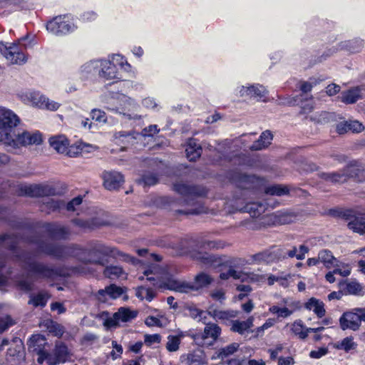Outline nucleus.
<instances>
[{"instance_id":"obj_61","label":"nucleus","mask_w":365,"mask_h":365,"mask_svg":"<svg viewBox=\"0 0 365 365\" xmlns=\"http://www.w3.org/2000/svg\"><path fill=\"white\" fill-rule=\"evenodd\" d=\"M96 299L101 302H106L107 301L108 291L107 287L105 289H99L95 294Z\"/></svg>"},{"instance_id":"obj_3","label":"nucleus","mask_w":365,"mask_h":365,"mask_svg":"<svg viewBox=\"0 0 365 365\" xmlns=\"http://www.w3.org/2000/svg\"><path fill=\"white\" fill-rule=\"evenodd\" d=\"M38 254L24 251L18 255L23 268L27 270L35 279H54L58 276V272L53 266L48 265L35 259Z\"/></svg>"},{"instance_id":"obj_38","label":"nucleus","mask_w":365,"mask_h":365,"mask_svg":"<svg viewBox=\"0 0 365 365\" xmlns=\"http://www.w3.org/2000/svg\"><path fill=\"white\" fill-rule=\"evenodd\" d=\"M158 182V178L155 174L146 173L143 175L140 178L137 180V182L140 185L143 184L146 186L154 185Z\"/></svg>"},{"instance_id":"obj_18","label":"nucleus","mask_w":365,"mask_h":365,"mask_svg":"<svg viewBox=\"0 0 365 365\" xmlns=\"http://www.w3.org/2000/svg\"><path fill=\"white\" fill-rule=\"evenodd\" d=\"M4 55L9 64L21 65L27 61L26 56L24 53L17 51L16 46L9 48L5 46Z\"/></svg>"},{"instance_id":"obj_47","label":"nucleus","mask_w":365,"mask_h":365,"mask_svg":"<svg viewBox=\"0 0 365 365\" xmlns=\"http://www.w3.org/2000/svg\"><path fill=\"white\" fill-rule=\"evenodd\" d=\"M134 133L131 132H125V131H120L115 133V138H125V140H123V142L125 143H131L133 144L135 140V137L133 136Z\"/></svg>"},{"instance_id":"obj_42","label":"nucleus","mask_w":365,"mask_h":365,"mask_svg":"<svg viewBox=\"0 0 365 365\" xmlns=\"http://www.w3.org/2000/svg\"><path fill=\"white\" fill-rule=\"evenodd\" d=\"M125 290V288L118 287L114 284H111L107 287L108 295L112 299H116L120 297Z\"/></svg>"},{"instance_id":"obj_40","label":"nucleus","mask_w":365,"mask_h":365,"mask_svg":"<svg viewBox=\"0 0 365 365\" xmlns=\"http://www.w3.org/2000/svg\"><path fill=\"white\" fill-rule=\"evenodd\" d=\"M195 257L206 265H211L217 262L215 256L207 252H198L195 255Z\"/></svg>"},{"instance_id":"obj_39","label":"nucleus","mask_w":365,"mask_h":365,"mask_svg":"<svg viewBox=\"0 0 365 365\" xmlns=\"http://www.w3.org/2000/svg\"><path fill=\"white\" fill-rule=\"evenodd\" d=\"M48 297L45 293H38L37 295L31 296L29 304H33L34 307H44L46 304Z\"/></svg>"},{"instance_id":"obj_22","label":"nucleus","mask_w":365,"mask_h":365,"mask_svg":"<svg viewBox=\"0 0 365 365\" xmlns=\"http://www.w3.org/2000/svg\"><path fill=\"white\" fill-rule=\"evenodd\" d=\"M46 344V339L41 334L33 335L28 341V348L30 352L42 353Z\"/></svg>"},{"instance_id":"obj_59","label":"nucleus","mask_w":365,"mask_h":365,"mask_svg":"<svg viewBox=\"0 0 365 365\" xmlns=\"http://www.w3.org/2000/svg\"><path fill=\"white\" fill-rule=\"evenodd\" d=\"M16 322L14 319L11 318L10 316H6L5 317H1V332L6 331L7 329H9L11 326L15 324Z\"/></svg>"},{"instance_id":"obj_60","label":"nucleus","mask_w":365,"mask_h":365,"mask_svg":"<svg viewBox=\"0 0 365 365\" xmlns=\"http://www.w3.org/2000/svg\"><path fill=\"white\" fill-rule=\"evenodd\" d=\"M235 313L233 311H222L220 310L217 319L225 320L235 317Z\"/></svg>"},{"instance_id":"obj_45","label":"nucleus","mask_w":365,"mask_h":365,"mask_svg":"<svg viewBox=\"0 0 365 365\" xmlns=\"http://www.w3.org/2000/svg\"><path fill=\"white\" fill-rule=\"evenodd\" d=\"M47 329L50 333H52L57 336H61L64 333L63 327L61 324L53 321H51L47 324Z\"/></svg>"},{"instance_id":"obj_53","label":"nucleus","mask_w":365,"mask_h":365,"mask_svg":"<svg viewBox=\"0 0 365 365\" xmlns=\"http://www.w3.org/2000/svg\"><path fill=\"white\" fill-rule=\"evenodd\" d=\"M231 330L242 334L245 331L247 330V329L246 328V324H245L243 322L235 320L232 322Z\"/></svg>"},{"instance_id":"obj_17","label":"nucleus","mask_w":365,"mask_h":365,"mask_svg":"<svg viewBox=\"0 0 365 365\" xmlns=\"http://www.w3.org/2000/svg\"><path fill=\"white\" fill-rule=\"evenodd\" d=\"M25 193L31 197L52 196L56 194V189L47 185H36L26 187Z\"/></svg>"},{"instance_id":"obj_64","label":"nucleus","mask_w":365,"mask_h":365,"mask_svg":"<svg viewBox=\"0 0 365 365\" xmlns=\"http://www.w3.org/2000/svg\"><path fill=\"white\" fill-rule=\"evenodd\" d=\"M340 91V87L338 85H336V84H330L327 87V93L329 95V96H334L335 94H336L337 93H339Z\"/></svg>"},{"instance_id":"obj_44","label":"nucleus","mask_w":365,"mask_h":365,"mask_svg":"<svg viewBox=\"0 0 365 365\" xmlns=\"http://www.w3.org/2000/svg\"><path fill=\"white\" fill-rule=\"evenodd\" d=\"M292 331L295 335H298L300 339H304L308 336L307 329L303 331V325L301 321L295 322L292 324Z\"/></svg>"},{"instance_id":"obj_35","label":"nucleus","mask_w":365,"mask_h":365,"mask_svg":"<svg viewBox=\"0 0 365 365\" xmlns=\"http://www.w3.org/2000/svg\"><path fill=\"white\" fill-rule=\"evenodd\" d=\"M123 273V268L118 266H107L103 271L104 276L110 279L119 277Z\"/></svg>"},{"instance_id":"obj_32","label":"nucleus","mask_w":365,"mask_h":365,"mask_svg":"<svg viewBox=\"0 0 365 365\" xmlns=\"http://www.w3.org/2000/svg\"><path fill=\"white\" fill-rule=\"evenodd\" d=\"M347 226L354 232L365 235V221L361 217H354L348 223Z\"/></svg>"},{"instance_id":"obj_11","label":"nucleus","mask_w":365,"mask_h":365,"mask_svg":"<svg viewBox=\"0 0 365 365\" xmlns=\"http://www.w3.org/2000/svg\"><path fill=\"white\" fill-rule=\"evenodd\" d=\"M118 100L120 103L119 106L115 108L117 113L129 120L140 119L141 116L138 113V106L133 100L123 94L119 96Z\"/></svg>"},{"instance_id":"obj_37","label":"nucleus","mask_w":365,"mask_h":365,"mask_svg":"<svg viewBox=\"0 0 365 365\" xmlns=\"http://www.w3.org/2000/svg\"><path fill=\"white\" fill-rule=\"evenodd\" d=\"M265 193L271 195L282 196L288 194L289 190L286 186L274 185L266 187Z\"/></svg>"},{"instance_id":"obj_63","label":"nucleus","mask_w":365,"mask_h":365,"mask_svg":"<svg viewBox=\"0 0 365 365\" xmlns=\"http://www.w3.org/2000/svg\"><path fill=\"white\" fill-rule=\"evenodd\" d=\"M145 323L148 327H153V326L160 327L161 326V322H160V319H158V318L153 317V316H150V317H147L145 321Z\"/></svg>"},{"instance_id":"obj_58","label":"nucleus","mask_w":365,"mask_h":365,"mask_svg":"<svg viewBox=\"0 0 365 365\" xmlns=\"http://www.w3.org/2000/svg\"><path fill=\"white\" fill-rule=\"evenodd\" d=\"M160 339H161V336L158 334H152V335L145 334L144 341H145V344L147 346H151L153 344L160 343Z\"/></svg>"},{"instance_id":"obj_52","label":"nucleus","mask_w":365,"mask_h":365,"mask_svg":"<svg viewBox=\"0 0 365 365\" xmlns=\"http://www.w3.org/2000/svg\"><path fill=\"white\" fill-rule=\"evenodd\" d=\"M18 286L20 289L24 292H29L34 288V282L28 279H21L18 281Z\"/></svg>"},{"instance_id":"obj_6","label":"nucleus","mask_w":365,"mask_h":365,"mask_svg":"<svg viewBox=\"0 0 365 365\" xmlns=\"http://www.w3.org/2000/svg\"><path fill=\"white\" fill-rule=\"evenodd\" d=\"M20 122V118L14 112L1 108V143L4 145L10 138L15 137Z\"/></svg>"},{"instance_id":"obj_9","label":"nucleus","mask_w":365,"mask_h":365,"mask_svg":"<svg viewBox=\"0 0 365 365\" xmlns=\"http://www.w3.org/2000/svg\"><path fill=\"white\" fill-rule=\"evenodd\" d=\"M9 345L6 354L5 365H19L24 357V344L18 337H14L11 342L7 339L1 340V346Z\"/></svg>"},{"instance_id":"obj_56","label":"nucleus","mask_w":365,"mask_h":365,"mask_svg":"<svg viewBox=\"0 0 365 365\" xmlns=\"http://www.w3.org/2000/svg\"><path fill=\"white\" fill-rule=\"evenodd\" d=\"M91 118L93 120H95L98 122H103L105 123L106 121V113L98 109H93L91 111Z\"/></svg>"},{"instance_id":"obj_23","label":"nucleus","mask_w":365,"mask_h":365,"mask_svg":"<svg viewBox=\"0 0 365 365\" xmlns=\"http://www.w3.org/2000/svg\"><path fill=\"white\" fill-rule=\"evenodd\" d=\"M345 294L363 296L364 294L362 286L356 281H342L339 282Z\"/></svg>"},{"instance_id":"obj_31","label":"nucleus","mask_w":365,"mask_h":365,"mask_svg":"<svg viewBox=\"0 0 365 365\" xmlns=\"http://www.w3.org/2000/svg\"><path fill=\"white\" fill-rule=\"evenodd\" d=\"M319 261L324 263L327 268H330L331 266L338 267L337 264H334L335 262H338L335 258L331 252L327 250H323L319 252Z\"/></svg>"},{"instance_id":"obj_30","label":"nucleus","mask_w":365,"mask_h":365,"mask_svg":"<svg viewBox=\"0 0 365 365\" xmlns=\"http://www.w3.org/2000/svg\"><path fill=\"white\" fill-rule=\"evenodd\" d=\"M305 307L309 310L313 309L314 313L319 318H322L325 314L323 302H319L315 298H311L309 302L305 304Z\"/></svg>"},{"instance_id":"obj_8","label":"nucleus","mask_w":365,"mask_h":365,"mask_svg":"<svg viewBox=\"0 0 365 365\" xmlns=\"http://www.w3.org/2000/svg\"><path fill=\"white\" fill-rule=\"evenodd\" d=\"M361 322H365V309L361 308L346 312L339 319V324L342 330L356 331L359 329Z\"/></svg>"},{"instance_id":"obj_50","label":"nucleus","mask_w":365,"mask_h":365,"mask_svg":"<svg viewBox=\"0 0 365 365\" xmlns=\"http://www.w3.org/2000/svg\"><path fill=\"white\" fill-rule=\"evenodd\" d=\"M223 247V244L219 241H203L201 242L200 247L203 250L206 249H219Z\"/></svg>"},{"instance_id":"obj_7","label":"nucleus","mask_w":365,"mask_h":365,"mask_svg":"<svg viewBox=\"0 0 365 365\" xmlns=\"http://www.w3.org/2000/svg\"><path fill=\"white\" fill-rule=\"evenodd\" d=\"M42 142L41 135L38 133H31L28 131L22 133L16 132L15 137L10 138L9 140L4 144L7 150L11 151L20 146H26L29 145H39Z\"/></svg>"},{"instance_id":"obj_27","label":"nucleus","mask_w":365,"mask_h":365,"mask_svg":"<svg viewBox=\"0 0 365 365\" xmlns=\"http://www.w3.org/2000/svg\"><path fill=\"white\" fill-rule=\"evenodd\" d=\"M254 176L247 175L241 173H235L232 180L236 185L242 189H250L252 187Z\"/></svg>"},{"instance_id":"obj_20","label":"nucleus","mask_w":365,"mask_h":365,"mask_svg":"<svg viewBox=\"0 0 365 365\" xmlns=\"http://www.w3.org/2000/svg\"><path fill=\"white\" fill-rule=\"evenodd\" d=\"M49 144L58 153H66L70 157L73 155L68 151V141L63 135L52 136L49 138Z\"/></svg>"},{"instance_id":"obj_48","label":"nucleus","mask_w":365,"mask_h":365,"mask_svg":"<svg viewBox=\"0 0 365 365\" xmlns=\"http://www.w3.org/2000/svg\"><path fill=\"white\" fill-rule=\"evenodd\" d=\"M356 344L353 341L352 337L344 338L340 344L341 349L348 351L351 349H354L356 347Z\"/></svg>"},{"instance_id":"obj_12","label":"nucleus","mask_w":365,"mask_h":365,"mask_svg":"<svg viewBox=\"0 0 365 365\" xmlns=\"http://www.w3.org/2000/svg\"><path fill=\"white\" fill-rule=\"evenodd\" d=\"M138 315V311L130 310L128 307H120L113 314L112 317H108L103 322L107 329L115 328L119 326V322H127L135 319Z\"/></svg>"},{"instance_id":"obj_46","label":"nucleus","mask_w":365,"mask_h":365,"mask_svg":"<svg viewBox=\"0 0 365 365\" xmlns=\"http://www.w3.org/2000/svg\"><path fill=\"white\" fill-rule=\"evenodd\" d=\"M180 339L178 336H169L166 344V349L169 351H176L179 349Z\"/></svg>"},{"instance_id":"obj_49","label":"nucleus","mask_w":365,"mask_h":365,"mask_svg":"<svg viewBox=\"0 0 365 365\" xmlns=\"http://www.w3.org/2000/svg\"><path fill=\"white\" fill-rule=\"evenodd\" d=\"M44 204L49 210L52 211H56L65 206L63 201L54 200L53 199L48 200V201L44 202Z\"/></svg>"},{"instance_id":"obj_51","label":"nucleus","mask_w":365,"mask_h":365,"mask_svg":"<svg viewBox=\"0 0 365 365\" xmlns=\"http://www.w3.org/2000/svg\"><path fill=\"white\" fill-rule=\"evenodd\" d=\"M83 197L81 196H77L68 202L66 205L65 204L66 208L68 212H74L76 210V207L80 205L82 203Z\"/></svg>"},{"instance_id":"obj_36","label":"nucleus","mask_w":365,"mask_h":365,"mask_svg":"<svg viewBox=\"0 0 365 365\" xmlns=\"http://www.w3.org/2000/svg\"><path fill=\"white\" fill-rule=\"evenodd\" d=\"M239 346L240 345L238 343H232L224 348H222L219 349L217 353V357L223 359L224 358H226L236 352L238 350Z\"/></svg>"},{"instance_id":"obj_62","label":"nucleus","mask_w":365,"mask_h":365,"mask_svg":"<svg viewBox=\"0 0 365 365\" xmlns=\"http://www.w3.org/2000/svg\"><path fill=\"white\" fill-rule=\"evenodd\" d=\"M187 309L189 312V315L192 319H196L197 317H200L201 314L203 313L202 310H200L195 307L190 306V307H188Z\"/></svg>"},{"instance_id":"obj_24","label":"nucleus","mask_w":365,"mask_h":365,"mask_svg":"<svg viewBox=\"0 0 365 365\" xmlns=\"http://www.w3.org/2000/svg\"><path fill=\"white\" fill-rule=\"evenodd\" d=\"M266 210V206L262 202H247L245 206L240 209V212H247L252 217H257L261 215Z\"/></svg>"},{"instance_id":"obj_19","label":"nucleus","mask_w":365,"mask_h":365,"mask_svg":"<svg viewBox=\"0 0 365 365\" xmlns=\"http://www.w3.org/2000/svg\"><path fill=\"white\" fill-rule=\"evenodd\" d=\"M364 130V125L358 120L342 121L336 125V130L340 135L344 134L349 131L360 133Z\"/></svg>"},{"instance_id":"obj_25","label":"nucleus","mask_w":365,"mask_h":365,"mask_svg":"<svg viewBox=\"0 0 365 365\" xmlns=\"http://www.w3.org/2000/svg\"><path fill=\"white\" fill-rule=\"evenodd\" d=\"M272 139V133L270 130H267L261 133L259 138L253 143L250 147V149L252 150H260L267 148L271 144Z\"/></svg>"},{"instance_id":"obj_1","label":"nucleus","mask_w":365,"mask_h":365,"mask_svg":"<svg viewBox=\"0 0 365 365\" xmlns=\"http://www.w3.org/2000/svg\"><path fill=\"white\" fill-rule=\"evenodd\" d=\"M76 248L75 257L85 264L105 266L107 262L104 260V257H120L122 260L133 264L139 262L135 257L99 242H91L84 247L76 245Z\"/></svg>"},{"instance_id":"obj_54","label":"nucleus","mask_w":365,"mask_h":365,"mask_svg":"<svg viewBox=\"0 0 365 365\" xmlns=\"http://www.w3.org/2000/svg\"><path fill=\"white\" fill-rule=\"evenodd\" d=\"M24 2V0H1V9H14L16 7L20 6Z\"/></svg>"},{"instance_id":"obj_2","label":"nucleus","mask_w":365,"mask_h":365,"mask_svg":"<svg viewBox=\"0 0 365 365\" xmlns=\"http://www.w3.org/2000/svg\"><path fill=\"white\" fill-rule=\"evenodd\" d=\"M319 177L328 182L344 183L349 179L356 182H365V165H360L356 161H351L343 169L330 173H320Z\"/></svg>"},{"instance_id":"obj_43","label":"nucleus","mask_w":365,"mask_h":365,"mask_svg":"<svg viewBox=\"0 0 365 365\" xmlns=\"http://www.w3.org/2000/svg\"><path fill=\"white\" fill-rule=\"evenodd\" d=\"M34 103L39 107H45L51 110H56L59 108V104L58 103L50 101L48 98H46L45 97H41L39 102Z\"/></svg>"},{"instance_id":"obj_14","label":"nucleus","mask_w":365,"mask_h":365,"mask_svg":"<svg viewBox=\"0 0 365 365\" xmlns=\"http://www.w3.org/2000/svg\"><path fill=\"white\" fill-rule=\"evenodd\" d=\"M103 180V186L108 190L118 189L124 182L123 175L115 170H105L101 175Z\"/></svg>"},{"instance_id":"obj_55","label":"nucleus","mask_w":365,"mask_h":365,"mask_svg":"<svg viewBox=\"0 0 365 365\" xmlns=\"http://www.w3.org/2000/svg\"><path fill=\"white\" fill-rule=\"evenodd\" d=\"M296 217L293 212H282L279 215V220L282 224H289L293 222Z\"/></svg>"},{"instance_id":"obj_21","label":"nucleus","mask_w":365,"mask_h":365,"mask_svg":"<svg viewBox=\"0 0 365 365\" xmlns=\"http://www.w3.org/2000/svg\"><path fill=\"white\" fill-rule=\"evenodd\" d=\"M46 230L51 237L56 240H66L71 235L70 230L67 227L60 225H48L46 227Z\"/></svg>"},{"instance_id":"obj_41","label":"nucleus","mask_w":365,"mask_h":365,"mask_svg":"<svg viewBox=\"0 0 365 365\" xmlns=\"http://www.w3.org/2000/svg\"><path fill=\"white\" fill-rule=\"evenodd\" d=\"M230 277H233L236 279H241L242 281L247 280V279L255 280V275L252 273H246L241 271H237L232 267L230 268Z\"/></svg>"},{"instance_id":"obj_16","label":"nucleus","mask_w":365,"mask_h":365,"mask_svg":"<svg viewBox=\"0 0 365 365\" xmlns=\"http://www.w3.org/2000/svg\"><path fill=\"white\" fill-rule=\"evenodd\" d=\"M46 29L51 33L59 35L65 34L71 31L72 26L63 21L61 16H56L47 24Z\"/></svg>"},{"instance_id":"obj_28","label":"nucleus","mask_w":365,"mask_h":365,"mask_svg":"<svg viewBox=\"0 0 365 365\" xmlns=\"http://www.w3.org/2000/svg\"><path fill=\"white\" fill-rule=\"evenodd\" d=\"M361 98V90L359 87H355L346 91H344L341 93L340 96L341 101L346 104L354 103Z\"/></svg>"},{"instance_id":"obj_13","label":"nucleus","mask_w":365,"mask_h":365,"mask_svg":"<svg viewBox=\"0 0 365 365\" xmlns=\"http://www.w3.org/2000/svg\"><path fill=\"white\" fill-rule=\"evenodd\" d=\"M173 190L180 195L187 198L203 197L207 195V190L202 186H190L185 183L178 182L173 185Z\"/></svg>"},{"instance_id":"obj_10","label":"nucleus","mask_w":365,"mask_h":365,"mask_svg":"<svg viewBox=\"0 0 365 365\" xmlns=\"http://www.w3.org/2000/svg\"><path fill=\"white\" fill-rule=\"evenodd\" d=\"M95 63L96 66H98V64H100L101 70L98 72L100 77L104 78L106 80H110L117 78V66L118 65L122 67L124 61L120 55L115 54L113 56L112 61L103 60L96 61Z\"/></svg>"},{"instance_id":"obj_33","label":"nucleus","mask_w":365,"mask_h":365,"mask_svg":"<svg viewBox=\"0 0 365 365\" xmlns=\"http://www.w3.org/2000/svg\"><path fill=\"white\" fill-rule=\"evenodd\" d=\"M185 152L187 157L190 159V160L195 161L200 157L202 153V148L197 143H194V146H192V142H189Z\"/></svg>"},{"instance_id":"obj_34","label":"nucleus","mask_w":365,"mask_h":365,"mask_svg":"<svg viewBox=\"0 0 365 365\" xmlns=\"http://www.w3.org/2000/svg\"><path fill=\"white\" fill-rule=\"evenodd\" d=\"M297 248L295 246H293L291 249L288 250L287 248L278 249L274 252V256L278 259H285L287 257H296L297 256Z\"/></svg>"},{"instance_id":"obj_15","label":"nucleus","mask_w":365,"mask_h":365,"mask_svg":"<svg viewBox=\"0 0 365 365\" xmlns=\"http://www.w3.org/2000/svg\"><path fill=\"white\" fill-rule=\"evenodd\" d=\"M71 359V355L67 346L61 341L56 344L55 348L48 359V365H56Z\"/></svg>"},{"instance_id":"obj_26","label":"nucleus","mask_w":365,"mask_h":365,"mask_svg":"<svg viewBox=\"0 0 365 365\" xmlns=\"http://www.w3.org/2000/svg\"><path fill=\"white\" fill-rule=\"evenodd\" d=\"M221 328L217 324L207 323L205 324L202 337L203 339L209 338L212 339V341L210 344H212L218 339L221 334Z\"/></svg>"},{"instance_id":"obj_4","label":"nucleus","mask_w":365,"mask_h":365,"mask_svg":"<svg viewBox=\"0 0 365 365\" xmlns=\"http://www.w3.org/2000/svg\"><path fill=\"white\" fill-rule=\"evenodd\" d=\"M29 241L37 246L36 254H45L57 259L76 256V244L63 245L47 242L38 236L31 237Z\"/></svg>"},{"instance_id":"obj_5","label":"nucleus","mask_w":365,"mask_h":365,"mask_svg":"<svg viewBox=\"0 0 365 365\" xmlns=\"http://www.w3.org/2000/svg\"><path fill=\"white\" fill-rule=\"evenodd\" d=\"M213 279L208 274L202 272L195 277V282L190 283L184 281L168 279L165 283V287L168 289L174 290L181 293H189L197 291L200 289L210 284Z\"/></svg>"},{"instance_id":"obj_57","label":"nucleus","mask_w":365,"mask_h":365,"mask_svg":"<svg viewBox=\"0 0 365 365\" xmlns=\"http://www.w3.org/2000/svg\"><path fill=\"white\" fill-rule=\"evenodd\" d=\"M188 365H206L205 360L200 356L190 354L187 357Z\"/></svg>"},{"instance_id":"obj_29","label":"nucleus","mask_w":365,"mask_h":365,"mask_svg":"<svg viewBox=\"0 0 365 365\" xmlns=\"http://www.w3.org/2000/svg\"><path fill=\"white\" fill-rule=\"evenodd\" d=\"M266 90L262 86H251L249 87L242 86L240 90L242 96H250L251 97H262L264 95Z\"/></svg>"}]
</instances>
